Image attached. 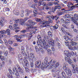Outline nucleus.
<instances>
[{
	"label": "nucleus",
	"instance_id": "48",
	"mask_svg": "<svg viewBox=\"0 0 78 78\" xmlns=\"http://www.w3.org/2000/svg\"><path fill=\"white\" fill-rule=\"evenodd\" d=\"M41 5H42L43 6H46V4L45 2H41Z\"/></svg>",
	"mask_w": 78,
	"mask_h": 78
},
{
	"label": "nucleus",
	"instance_id": "8",
	"mask_svg": "<svg viewBox=\"0 0 78 78\" xmlns=\"http://www.w3.org/2000/svg\"><path fill=\"white\" fill-rule=\"evenodd\" d=\"M54 4L55 5H57V6L55 7H53L52 8V10L53 11H55L56 9H61V7L60 4H58V3L56 2H55L54 3Z\"/></svg>",
	"mask_w": 78,
	"mask_h": 78
},
{
	"label": "nucleus",
	"instance_id": "44",
	"mask_svg": "<svg viewBox=\"0 0 78 78\" xmlns=\"http://www.w3.org/2000/svg\"><path fill=\"white\" fill-rule=\"evenodd\" d=\"M4 25L3 24V21L1 20L0 21V26H2V27H3Z\"/></svg>",
	"mask_w": 78,
	"mask_h": 78
},
{
	"label": "nucleus",
	"instance_id": "34",
	"mask_svg": "<svg viewBox=\"0 0 78 78\" xmlns=\"http://www.w3.org/2000/svg\"><path fill=\"white\" fill-rule=\"evenodd\" d=\"M8 42L9 44H13V41L11 39L9 40Z\"/></svg>",
	"mask_w": 78,
	"mask_h": 78
},
{
	"label": "nucleus",
	"instance_id": "1",
	"mask_svg": "<svg viewBox=\"0 0 78 78\" xmlns=\"http://www.w3.org/2000/svg\"><path fill=\"white\" fill-rule=\"evenodd\" d=\"M63 38L65 39L66 41L68 42H65V45L66 46L68 47V48L71 50H76L78 49V46H74V45H77V43L75 42H73V39L72 38H69V37L64 36Z\"/></svg>",
	"mask_w": 78,
	"mask_h": 78
},
{
	"label": "nucleus",
	"instance_id": "12",
	"mask_svg": "<svg viewBox=\"0 0 78 78\" xmlns=\"http://www.w3.org/2000/svg\"><path fill=\"white\" fill-rule=\"evenodd\" d=\"M37 31V29H36L35 30H34V31H31V30L30 31H31V32H30V34H27V36H30V37H29V39H31V37H32V35L33 34H35V33H36V31Z\"/></svg>",
	"mask_w": 78,
	"mask_h": 78
},
{
	"label": "nucleus",
	"instance_id": "50",
	"mask_svg": "<svg viewBox=\"0 0 78 78\" xmlns=\"http://www.w3.org/2000/svg\"><path fill=\"white\" fill-rule=\"evenodd\" d=\"M29 19V18H28L27 17L25 18L23 20L25 22L27 21V20H28Z\"/></svg>",
	"mask_w": 78,
	"mask_h": 78
},
{
	"label": "nucleus",
	"instance_id": "56",
	"mask_svg": "<svg viewBox=\"0 0 78 78\" xmlns=\"http://www.w3.org/2000/svg\"><path fill=\"white\" fill-rule=\"evenodd\" d=\"M73 60L75 62H76V59L75 58V57H73Z\"/></svg>",
	"mask_w": 78,
	"mask_h": 78
},
{
	"label": "nucleus",
	"instance_id": "22",
	"mask_svg": "<svg viewBox=\"0 0 78 78\" xmlns=\"http://www.w3.org/2000/svg\"><path fill=\"white\" fill-rule=\"evenodd\" d=\"M24 63L25 65H26V67H28L29 66V63L28 62L27 60L26 59H24Z\"/></svg>",
	"mask_w": 78,
	"mask_h": 78
},
{
	"label": "nucleus",
	"instance_id": "63",
	"mask_svg": "<svg viewBox=\"0 0 78 78\" xmlns=\"http://www.w3.org/2000/svg\"><path fill=\"white\" fill-rule=\"evenodd\" d=\"M17 44L16 43H15L13 44L14 46H15V47H16V46H17Z\"/></svg>",
	"mask_w": 78,
	"mask_h": 78
},
{
	"label": "nucleus",
	"instance_id": "6",
	"mask_svg": "<svg viewBox=\"0 0 78 78\" xmlns=\"http://www.w3.org/2000/svg\"><path fill=\"white\" fill-rule=\"evenodd\" d=\"M75 5L72 6L70 7V9H71L67 10H65L63 12H60V11L58 10L57 11V13L58 16H60V15H62L64 14V12L66 11H72L73 9H75Z\"/></svg>",
	"mask_w": 78,
	"mask_h": 78
},
{
	"label": "nucleus",
	"instance_id": "19",
	"mask_svg": "<svg viewBox=\"0 0 78 78\" xmlns=\"http://www.w3.org/2000/svg\"><path fill=\"white\" fill-rule=\"evenodd\" d=\"M41 61H37L35 63V66L37 68L39 67V66H41Z\"/></svg>",
	"mask_w": 78,
	"mask_h": 78
},
{
	"label": "nucleus",
	"instance_id": "42",
	"mask_svg": "<svg viewBox=\"0 0 78 78\" xmlns=\"http://www.w3.org/2000/svg\"><path fill=\"white\" fill-rule=\"evenodd\" d=\"M8 53V51H5L4 53V56H7Z\"/></svg>",
	"mask_w": 78,
	"mask_h": 78
},
{
	"label": "nucleus",
	"instance_id": "27",
	"mask_svg": "<svg viewBox=\"0 0 78 78\" xmlns=\"http://www.w3.org/2000/svg\"><path fill=\"white\" fill-rule=\"evenodd\" d=\"M18 70H19V72L20 73H23V71L22 69H20V67H18Z\"/></svg>",
	"mask_w": 78,
	"mask_h": 78
},
{
	"label": "nucleus",
	"instance_id": "16",
	"mask_svg": "<svg viewBox=\"0 0 78 78\" xmlns=\"http://www.w3.org/2000/svg\"><path fill=\"white\" fill-rule=\"evenodd\" d=\"M14 37V39H16L18 42H22V41L20 40V39H19V35H15Z\"/></svg>",
	"mask_w": 78,
	"mask_h": 78
},
{
	"label": "nucleus",
	"instance_id": "31",
	"mask_svg": "<svg viewBox=\"0 0 78 78\" xmlns=\"http://www.w3.org/2000/svg\"><path fill=\"white\" fill-rule=\"evenodd\" d=\"M7 75L8 77L9 78H13V76H12L11 74H8Z\"/></svg>",
	"mask_w": 78,
	"mask_h": 78
},
{
	"label": "nucleus",
	"instance_id": "26",
	"mask_svg": "<svg viewBox=\"0 0 78 78\" xmlns=\"http://www.w3.org/2000/svg\"><path fill=\"white\" fill-rule=\"evenodd\" d=\"M41 28H42V27H46L47 28H49L50 26L48 24H46L45 25H41L40 26Z\"/></svg>",
	"mask_w": 78,
	"mask_h": 78
},
{
	"label": "nucleus",
	"instance_id": "15",
	"mask_svg": "<svg viewBox=\"0 0 78 78\" xmlns=\"http://www.w3.org/2000/svg\"><path fill=\"white\" fill-rule=\"evenodd\" d=\"M64 54L65 55H66L67 56V57H69V56L71 55L69 51L65 50L64 51Z\"/></svg>",
	"mask_w": 78,
	"mask_h": 78
},
{
	"label": "nucleus",
	"instance_id": "30",
	"mask_svg": "<svg viewBox=\"0 0 78 78\" xmlns=\"http://www.w3.org/2000/svg\"><path fill=\"white\" fill-rule=\"evenodd\" d=\"M28 28V27H27L26 28V30H23L21 31V33H25V32H26V31H28V29H27V28Z\"/></svg>",
	"mask_w": 78,
	"mask_h": 78
},
{
	"label": "nucleus",
	"instance_id": "59",
	"mask_svg": "<svg viewBox=\"0 0 78 78\" xmlns=\"http://www.w3.org/2000/svg\"><path fill=\"white\" fill-rule=\"evenodd\" d=\"M32 61H35L36 60V58L34 56L32 57Z\"/></svg>",
	"mask_w": 78,
	"mask_h": 78
},
{
	"label": "nucleus",
	"instance_id": "14",
	"mask_svg": "<svg viewBox=\"0 0 78 78\" xmlns=\"http://www.w3.org/2000/svg\"><path fill=\"white\" fill-rule=\"evenodd\" d=\"M17 20L18 22H19L20 25H24L25 22L23 19H19Z\"/></svg>",
	"mask_w": 78,
	"mask_h": 78
},
{
	"label": "nucleus",
	"instance_id": "32",
	"mask_svg": "<svg viewBox=\"0 0 78 78\" xmlns=\"http://www.w3.org/2000/svg\"><path fill=\"white\" fill-rule=\"evenodd\" d=\"M0 59L2 61H4L5 60L4 56L0 55Z\"/></svg>",
	"mask_w": 78,
	"mask_h": 78
},
{
	"label": "nucleus",
	"instance_id": "57",
	"mask_svg": "<svg viewBox=\"0 0 78 78\" xmlns=\"http://www.w3.org/2000/svg\"><path fill=\"white\" fill-rule=\"evenodd\" d=\"M9 28H10V29H11V30H13V29H12V26L11 25H9Z\"/></svg>",
	"mask_w": 78,
	"mask_h": 78
},
{
	"label": "nucleus",
	"instance_id": "33",
	"mask_svg": "<svg viewBox=\"0 0 78 78\" xmlns=\"http://www.w3.org/2000/svg\"><path fill=\"white\" fill-rule=\"evenodd\" d=\"M36 69H34L33 68H31V72L32 73H34V72H36Z\"/></svg>",
	"mask_w": 78,
	"mask_h": 78
},
{
	"label": "nucleus",
	"instance_id": "53",
	"mask_svg": "<svg viewBox=\"0 0 78 78\" xmlns=\"http://www.w3.org/2000/svg\"><path fill=\"white\" fill-rule=\"evenodd\" d=\"M35 48L36 51H39V49H38V48H37V46H35Z\"/></svg>",
	"mask_w": 78,
	"mask_h": 78
},
{
	"label": "nucleus",
	"instance_id": "47",
	"mask_svg": "<svg viewBox=\"0 0 78 78\" xmlns=\"http://www.w3.org/2000/svg\"><path fill=\"white\" fill-rule=\"evenodd\" d=\"M25 69L27 72H29L30 71V70H29V69H28V68H25Z\"/></svg>",
	"mask_w": 78,
	"mask_h": 78
},
{
	"label": "nucleus",
	"instance_id": "5",
	"mask_svg": "<svg viewBox=\"0 0 78 78\" xmlns=\"http://www.w3.org/2000/svg\"><path fill=\"white\" fill-rule=\"evenodd\" d=\"M67 64L65 63L63 65V69L65 72L66 73V74L69 76H72V72L70 69L67 67Z\"/></svg>",
	"mask_w": 78,
	"mask_h": 78
},
{
	"label": "nucleus",
	"instance_id": "62",
	"mask_svg": "<svg viewBox=\"0 0 78 78\" xmlns=\"http://www.w3.org/2000/svg\"><path fill=\"white\" fill-rule=\"evenodd\" d=\"M30 55L31 58H32L33 57H34V55L32 53H30Z\"/></svg>",
	"mask_w": 78,
	"mask_h": 78
},
{
	"label": "nucleus",
	"instance_id": "60",
	"mask_svg": "<svg viewBox=\"0 0 78 78\" xmlns=\"http://www.w3.org/2000/svg\"><path fill=\"white\" fill-rule=\"evenodd\" d=\"M30 65L31 67H33V62H31Z\"/></svg>",
	"mask_w": 78,
	"mask_h": 78
},
{
	"label": "nucleus",
	"instance_id": "13",
	"mask_svg": "<svg viewBox=\"0 0 78 78\" xmlns=\"http://www.w3.org/2000/svg\"><path fill=\"white\" fill-rule=\"evenodd\" d=\"M64 59L66 61V62H68L70 64H71L73 62L72 60L67 57H65Z\"/></svg>",
	"mask_w": 78,
	"mask_h": 78
},
{
	"label": "nucleus",
	"instance_id": "23",
	"mask_svg": "<svg viewBox=\"0 0 78 78\" xmlns=\"http://www.w3.org/2000/svg\"><path fill=\"white\" fill-rule=\"evenodd\" d=\"M55 61H53L52 62V64L50 66V69H53L54 67V66H55Z\"/></svg>",
	"mask_w": 78,
	"mask_h": 78
},
{
	"label": "nucleus",
	"instance_id": "25",
	"mask_svg": "<svg viewBox=\"0 0 78 78\" xmlns=\"http://www.w3.org/2000/svg\"><path fill=\"white\" fill-rule=\"evenodd\" d=\"M0 33L3 34H6V31L5 30H1L0 31Z\"/></svg>",
	"mask_w": 78,
	"mask_h": 78
},
{
	"label": "nucleus",
	"instance_id": "55",
	"mask_svg": "<svg viewBox=\"0 0 78 78\" xmlns=\"http://www.w3.org/2000/svg\"><path fill=\"white\" fill-rule=\"evenodd\" d=\"M47 53L48 54H50L51 53V51L50 49H48L47 51Z\"/></svg>",
	"mask_w": 78,
	"mask_h": 78
},
{
	"label": "nucleus",
	"instance_id": "51",
	"mask_svg": "<svg viewBox=\"0 0 78 78\" xmlns=\"http://www.w3.org/2000/svg\"><path fill=\"white\" fill-rule=\"evenodd\" d=\"M47 18H48V19H52V16H47Z\"/></svg>",
	"mask_w": 78,
	"mask_h": 78
},
{
	"label": "nucleus",
	"instance_id": "20",
	"mask_svg": "<svg viewBox=\"0 0 78 78\" xmlns=\"http://www.w3.org/2000/svg\"><path fill=\"white\" fill-rule=\"evenodd\" d=\"M25 14L26 16H28L30 15V10H28V9H26L25 11Z\"/></svg>",
	"mask_w": 78,
	"mask_h": 78
},
{
	"label": "nucleus",
	"instance_id": "40",
	"mask_svg": "<svg viewBox=\"0 0 78 78\" xmlns=\"http://www.w3.org/2000/svg\"><path fill=\"white\" fill-rule=\"evenodd\" d=\"M70 56H73L74 55V52H73V51H71L70 52Z\"/></svg>",
	"mask_w": 78,
	"mask_h": 78
},
{
	"label": "nucleus",
	"instance_id": "17",
	"mask_svg": "<svg viewBox=\"0 0 78 78\" xmlns=\"http://www.w3.org/2000/svg\"><path fill=\"white\" fill-rule=\"evenodd\" d=\"M61 30L64 33H66L67 34L68 36H72V34L71 33H69L68 32H66V31L64 30V29L63 27H62L61 28Z\"/></svg>",
	"mask_w": 78,
	"mask_h": 78
},
{
	"label": "nucleus",
	"instance_id": "64",
	"mask_svg": "<svg viewBox=\"0 0 78 78\" xmlns=\"http://www.w3.org/2000/svg\"><path fill=\"white\" fill-rule=\"evenodd\" d=\"M41 36H40V35H38L37 37V38L38 39H41Z\"/></svg>",
	"mask_w": 78,
	"mask_h": 78
},
{
	"label": "nucleus",
	"instance_id": "24",
	"mask_svg": "<svg viewBox=\"0 0 78 78\" xmlns=\"http://www.w3.org/2000/svg\"><path fill=\"white\" fill-rule=\"evenodd\" d=\"M52 19H53V20L55 19V20H57L58 19V16L57 15L55 16H52Z\"/></svg>",
	"mask_w": 78,
	"mask_h": 78
},
{
	"label": "nucleus",
	"instance_id": "10",
	"mask_svg": "<svg viewBox=\"0 0 78 78\" xmlns=\"http://www.w3.org/2000/svg\"><path fill=\"white\" fill-rule=\"evenodd\" d=\"M50 23H53V21L52 20L50 19H49L48 21H42L40 22V23L41 24H43V25H44V24H48Z\"/></svg>",
	"mask_w": 78,
	"mask_h": 78
},
{
	"label": "nucleus",
	"instance_id": "46",
	"mask_svg": "<svg viewBox=\"0 0 78 78\" xmlns=\"http://www.w3.org/2000/svg\"><path fill=\"white\" fill-rule=\"evenodd\" d=\"M39 51L40 53H43V51H44V50L42 48H40L39 49Z\"/></svg>",
	"mask_w": 78,
	"mask_h": 78
},
{
	"label": "nucleus",
	"instance_id": "18",
	"mask_svg": "<svg viewBox=\"0 0 78 78\" xmlns=\"http://www.w3.org/2000/svg\"><path fill=\"white\" fill-rule=\"evenodd\" d=\"M12 70L13 71L14 73H12V74L14 75V72L16 71V72L15 73V75H16V76H19V73L17 72V70H16V68H13Z\"/></svg>",
	"mask_w": 78,
	"mask_h": 78
},
{
	"label": "nucleus",
	"instance_id": "4",
	"mask_svg": "<svg viewBox=\"0 0 78 78\" xmlns=\"http://www.w3.org/2000/svg\"><path fill=\"white\" fill-rule=\"evenodd\" d=\"M48 58H46L44 60V66L43 65L41 66V68L43 69H46L51 64L52 62V59L49 62H48Z\"/></svg>",
	"mask_w": 78,
	"mask_h": 78
},
{
	"label": "nucleus",
	"instance_id": "9",
	"mask_svg": "<svg viewBox=\"0 0 78 78\" xmlns=\"http://www.w3.org/2000/svg\"><path fill=\"white\" fill-rule=\"evenodd\" d=\"M70 19L74 22L75 23H77V20L78 21V17L77 16V15L76 14H74V17H71Z\"/></svg>",
	"mask_w": 78,
	"mask_h": 78
},
{
	"label": "nucleus",
	"instance_id": "58",
	"mask_svg": "<svg viewBox=\"0 0 78 78\" xmlns=\"http://www.w3.org/2000/svg\"><path fill=\"white\" fill-rule=\"evenodd\" d=\"M9 22L10 24H11V25L13 23V22H12V21L11 20H9Z\"/></svg>",
	"mask_w": 78,
	"mask_h": 78
},
{
	"label": "nucleus",
	"instance_id": "21",
	"mask_svg": "<svg viewBox=\"0 0 78 78\" xmlns=\"http://www.w3.org/2000/svg\"><path fill=\"white\" fill-rule=\"evenodd\" d=\"M22 54L23 56L25 55V48L23 46L21 47Z\"/></svg>",
	"mask_w": 78,
	"mask_h": 78
},
{
	"label": "nucleus",
	"instance_id": "38",
	"mask_svg": "<svg viewBox=\"0 0 78 78\" xmlns=\"http://www.w3.org/2000/svg\"><path fill=\"white\" fill-rule=\"evenodd\" d=\"M59 63L58 62H57L55 64V68H57V67H58V66H59Z\"/></svg>",
	"mask_w": 78,
	"mask_h": 78
},
{
	"label": "nucleus",
	"instance_id": "52",
	"mask_svg": "<svg viewBox=\"0 0 78 78\" xmlns=\"http://www.w3.org/2000/svg\"><path fill=\"white\" fill-rule=\"evenodd\" d=\"M61 22L62 23H65V20L63 19V18L61 19Z\"/></svg>",
	"mask_w": 78,
	"mask_h": 78
},
{
	"label": "nucleus",
	"instance_id": "11",
	"mask_svg": "<svg viewBox=\"0 0 78 78\" xmlns=\"http://www.w3.org/2000/svg\"><path fill=\"white\" fill-rule=\"evenodd\" d=\"M13 26L15 29H19V27H17L18 26V21L17 20H15L14 24H13Z\"/></svg>",
	"mask_w": 78,
	"mask_h": 78
},
{
	"label": "nucleus",
	"instance_id": "29",
	"mask_svg": "<svg viewBox=\"0 0 78 78\" xmlns=\"http://www.w3.org/2000/svg\"><path fill=\"white\" fill-rule=\"evenodd\" d=\"M14 13L16 15V16H19V15H20V13H19V12L17 11H14Z\"/></svg>",
	"mask_w": 78,
	"mask_h": 78
},
{
	"label": "nucleus",
	"instance_id": "49",
	"mask_svg": "<svg viewBox=\"0 0 78 78\" xmlns=\"http://www.w3.org/2000/svg\"><path fill=\"white\" fill-rule=\"evenodd\" d=\"M39 9H40L41 10H44V7L41 6V8Z\"/></svg>",
	"mask_w": 78,
	"mask_h": 78
},
{
	"label": "nucleus",
	"instance_id": "41",
	"mask_svg": "<svg viewBox=\"0 0 78 78\" xmlns=\"http://www.w3.org/2000/svg\"><path fill=\"white\" fill-rule=\"evenodd\" d=\"M48 34L50 37H51V33L50 31H49L48 32Z\"/></svg>",
	"mask_w": 78,
	"mask_h": 78
},
{
	"label": "nucleus",
	"instance_id": "3",
	"mask_svg": "<svg viewBox=\"0 0 78 78\" xmlns=\"http://www.w3.org/2000/svg\"><path fill=\"white\" fill-rule=\"evenodd\" d=\"M28 22L29 23V24H28L27 25V27H28V28L27 29L28 30V31H30L31 30H34V29H36V27H33L32 26L33 25H34V24H35V23L34 22H33L32 20H29L28 21Z\"/></svg>",
	"mask_w": 78,
	"mask_h": 78
},
{
	"label": "nucleus",
	"instance_id": "43",
	"mask_svg": "<svg viewBox=\"0 0 78 78\" xmlns=\"http://www.w3.org/2000/svg\"><path fill=\"white\" fill-rule=\"evenodd\" d=\"M65 18H69L70 17V15L68 14H67L65 15Z\"/></svg>",
	"mask_w": 78,
	"mask_h": 78
},
{
	"label": "nucleus",
	"instance_id": "7",
	"mask_svg": "<svg viewBox=\"0 0 78 78\" xmlns=\"http://www.w3.org/2000/svg\"><path fill=\"white\" fill-rule=\"evenodd\" d=\"M29 5L30 7H31V8L34 9L35 10L33 11V12L34 14H37V9L36 8L37 5V4H35L32 5V4L30 3H29Z\"/></svg>",
	"mask_w": 78,
	"mask_h": 78
},
{
	"label": "nucleus",
	"instance_id": "36",
	"mask_svg": "<svg viewBox=\"0 0 78 78\" xmlns=\"http://www.w3.org/2000/svg\"><path fill=\"white\" fill-rule=\"evenodd\" d=\"M70 21L66 19L65 20V23H70Z\"/></svg>",
	"mask_w": 78,
	"mask_h": 78
},
{
	"label": "nucleus",
	"instance_id": "37",
	"mask_svg": "<svg viewBox=\"0 0 78 78\" xmlns=\"http://www.w3.org/2000/svg\"><path fill=\"white\" fill-rule=\"evenodd\" d=\"M58 26L57 24H55V26L53 27L55 29H58Z\"/></svg>",
	"mask_w": 78,
	"mask_h": 78
},
{
	"label": "nucleus",
	"instance_id": "54",
	"mask_svg": "<svg viewBox=\"0 0 78 78\" xmlns=\"http://www.w3.org/2000/svg\"><path fill=\"white\" fill-rule=\"evenodd\" d=\"M44 13L42 12H41L39 13V15H41V16H43Z\"/></svg>",
	"mask_w": 78,
	"mask_h": 78
},
{
	"label": "nucleus",
	"instance_id": "45",
	"mask_svg": "<svg viewBox=\"0 0 78 78\" xmlns=\"http://www.w3.org/2000/svg\"><path fill=\"white\" fill-rule=\"evenodd\" d=\"M35 3H37V4H38V6H41V5H42V2H38L37 1V2Z\"/></svg>",
	"mask_w": 78,
	"mask_h": 78
},
{
	"label": "nucleus",
	"instance_id": "39",
	"mask_svg": "<svg viewBox=\"0 0 78 78\" xmlns=\"http://www.w3.org/2000/svg\"><path fill=\"white\" fill-rule=\"evenodd\" d=\"M62 75L63 76L64 78H65L66 76V74H65V73H64V71H62Z\"/></svg>",
	"mask_w": 78,
	"mask_h": 78
},
{
	"label": "nucleus",
	"instance_id": "2",
	"mask_svg": "<svg viewBox=\"0 0 78 78\" xmlns=\"http://www.w3.org/2000/svg\"><path fill=\"white\" fill-rule=\"evenodd\" d=\"M49 39V37H48V36H44V39H43L41 41V42L42 43L43 46L41 47L43 48H44L46 49V50H47L48 48V44L50 45L51 44L52 45H54V42H53V41L51 40H49L48 41V43H46L45 41H47L48 39Z\"/></svg>",
	"mask_w": 78,
	"mask_h": 78
},
{
	"label": "nucleus",
	"instance_id": "28",
	"mask_svg": "<svg viewBox=\"0 0 78 78\" xmlns=\"http://www.w3.org/2000/svg\"><path fill=\"white\" fill-rule=\"evenodd\" d=\"M6 34L7 33V35H11V33H10V30L9 29H7L6 30Z\"/></svg>",
	"mask_w": 78,
	"mask_h": 78
},
{
	"label": "nucleus",
	"instance_id": "61",
	"mask_svg": "<svg viewBox=\"0 0 78 78\" xmlns=\"http://www.w3.org/2000/svg\"><path fill=\"white\" fill-rule=\"evenodd\" d=\"M36 21L37 22H39V21H41V19H36Z\"/></svg>",
	"mask_w": 78,
	"mask_h": 78
},
{
	"label": "nucleus",
	"instance_id": "35",
	"mask_svg": "<svg viewBox=\"0 0 78 78\" xmlns=\"http://www.w3.org/2000/svg\"><path fill=\"white\" fill-rule=\"evenodd\" d=\"M48 6H52L53 5V3L52 2H48Z\"/></svg>",
	"mask_w": 78,
	"mask_h": 78
}]
</instances>
